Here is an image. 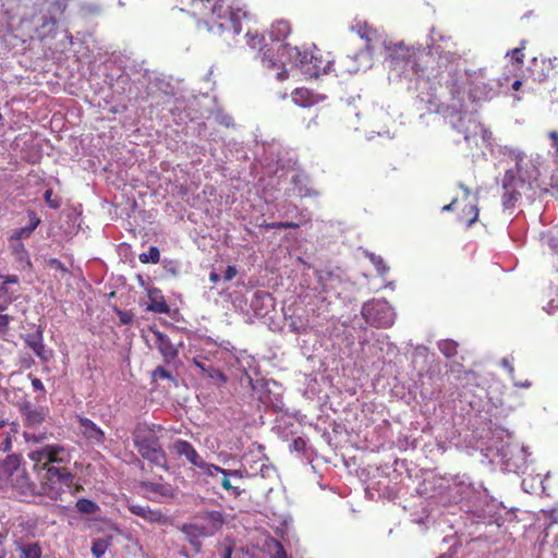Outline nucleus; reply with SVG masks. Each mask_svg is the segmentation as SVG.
<instances>
[{
	"label": "nucleus",
	"mask_w": 558,
	"mask_h": 558,
	"mask_svg": "<svg viewBox=\"0 0 558 558\" xmlns=\"http://www.w3.org/2000/svg\"><path fill=\"white\" fill-rule=\"evenodd\" d=\"M27 216L29 219V225L19 228L14 231V233L10 236V241H21L23 239H28L35 229L40 225L41 220L37 217L34 210H28Z\"/></svg>",
	"instance_id": "21"
},
{
	"label": "nucleus",
	"mask_w": 558,
	"mask_h": 558,
	"mask_svg": "<svg viewBox=\"0 0 558 558\" xmlns=\"http://www.w3.org/2000/svg\"><path fill=\"white\" fill-rule=\"evenodd\" d=\"M227 474H229L231 477H243V474L240 470H227Z\"/></svg>",
	"instance_id": "51"
},
{
	"label": "nucleus",
	"mask_w": 558,
	"mask_h": 558,
	"mask_svg": "<svg viewBox=\"0 0 558 558\" xmlns=\"http://www.w3.org/2000/svg\"><path fill=\"white\" fill-rule=\"evenodd\" d=\"M301 63L310 76L318 77L320 74H326L331 71L337 72L333 68L335 62L317 48H314L311 51H305L302 56Z\"/></svg>",
	"instance_id": "5"
},
{
	"label": "nucleus",
	"mask_w": 558,
	"mask_h": 558,
	"mask_svg": "<svg viewBox=\"0 0 558 558\" xmlns=\"http://www.w3.org/2000/svg\"><path fill=\"white\" fill-rule=\"evenodd\" d=\"M245 37L247 39V45L252 49H257L258 54L265 50V48H266V45L264 44L265 37H264V35L259 34L258 31L247 29Z\"/></svg>",
	"instance_id": "29"
},
{
	"label": "nucleus",
	"mask_w": 558,
	"mask_h": 558,
	"mask_svg": "<svg viewBox=\"0 0 558 558\" xmlns=\"http://www.w3.org/2000/svg\"><path fill=\"white\" fill-rule=\"evenodd\" d=\"M11 448V440L10 438H7L4 441V450H10Z\"/></svg>",
	"instance_id": "56"
},
{
	"label": "nucleus",
	"mask_w": 558,
	"mask_h": 558,
	"mask_svg": "<svg viewBox=\"0 0 558 558\" xmlns=\"http://www.w3.org/2000/svg\"><path fill=\"white\" fill-rule=\"evenodd\" d=\"M52 262L60 265V262L58 259H53Z\"/></svg>",
	"instance_id": "61"
},
{
	"label": "nucleus",
	"mask_w": 558,
	"mask_h": 558,
	"mask_svg": "<svg viewBox=\"0 0 558 558\" xmlns=\"http://www.w3.org/2000/svg\"><path fill=\"white\" fill-rule=\"evenodd\" d=\"M464 138H465V141H469L470 136L468 134H465Z\"/></svg>",
	"instance_id": "60"
},
{
	"label": "nucleus",
	"mask_w": 558,
	"mask_h": 558,
	"mask_svg": "<svg viewBox=\"0 0 558 558\" xmlns=\"http://www.w3.org/2000/svg\"><path fill=\"white\" fill-rule=\"evenodd\" d=\"M173 450L178 456L185 457V459L196 468L203 461V458L197 453L195 448L186 440L179 439L174 441Z\"/></svg>",
	"instance_id": "14"
},
{
	"label": "nucleus",
	"mask_w": 558,
	"mask_h": 558,
	"mask_svg": "<svg viewBox=\"0 0 558 558\" xmlns=\"http://www.w3.org/2000/svg\"><path fill=\"white\" fill-rule=\"evenodd\" d=\"M146 490L167 496L170 493V487L159 483L144 482L142 485Z\"/></svg>",
	"instance_id": "37"
},
{
	"label": "nucleus",
	"mask_w": 558,
	"mask_h": 558,
	"mask_svg": "<svg viewBox=\"0 0 558 558\" xmlns=\"http://www.w3.org/2000/svg\"><path fill=\"white\" fill-rule=\"evenodd\" d=\"M21 466V458L16 454H9L0 463V489L8 487L14 480V475L19 472Z\"/></svg>",
	"instance_id": "11"
},
{
	"label": "nucleus",
	"mask_w": 558,
	"mask_h": 558,
	"mask_svg": "<svg viewBox=\"0 0 558 558\" xmlns=\"http://www.w3.org/2000/svg\"><path fill=\"white\" fill-rule=\"evenodd\" d=\"M369 259L373 263V265L376 267L377 272L380 276H384V275L387 274L389 268L386 266V264H385V262H384L381 256H378V255H375V254H371Z\"/></svg>",
	"instance_id": "39"
},
{
	"label": "nucleus",
	"mask_w": 558,
	"mask_h": 558,
	"mask_svg": "<svg viewBox=\"0 0 558 558\" xmlns=\"http://www.w3.org/2000/svg\"><path fill=\"white\" fill-rule=\"evenodd\" d=\"M48 447L53 451L51 463H66L69 461V454L64 447L59 445H48Z\"/></svg>",
	"instance_id": "32"
},
{
	"label": "nucleus",
	"mask_w": 558,
	"mask_h": 558,
	"mask_svg": "<svg viewBox=\"0 0 558 558\" xmlns=\"http://www.w3.org/2000/svg\"><path fill=\"white\" fill-rule=\"evenodd\" d=\"M558 66V58H542L538 60L537 58L533 59L532 65L530 68V73L533 81L542 83L547 81L549 77L554 76L556 72V68Z\"/></svg>",
	"instance_id": "8"
},
{
	"label": "nucleus",
	"mask_w": 558,
	"mask_h": 558,
	"mask_svg": "<svg viewBox=\"0 0 558 558\" xmlns=\"http://www.w3.org/2000/svg\"><path fill=\"white\" fill-rule=\"evenodd\" d=\"M438 558H453V557L449 554H442Z\"/></svg>",
	"instance_id": "57"
},
{
	"label": "nucleus",
	"mask_w": 558,
	"mask_h": 558,
	"mask_svg": "<svg viewBox=\"0 0 558 558\" xmlns=\"http://www.w3.org/2000/svg\"><path fill=\"white\" fill-rule=\"evenodd\" d=\"M77 421L81 432L86 439L97 444L105 440V433L90 418L78 415Z\"/></svg>",
	"instance_id": "13"
},
{
	"label": "nucleus",
	"mask_w": 558,
	"mask_h": 558,
	"mask_svg": "<svg viewBox=\"0 0 558 558\" xmlns=\"http://www.w3.org/2000/svg\"><path fill=\"white\" fill-rule=\"evenodd\" d=\"M70 0H58L59 3L66 4Z\"/></svg>",
	"instance_id": "59"
},
{
	"label": "nucleus",
	"mask_w": 558,
	"mask_h": 558,
	"mask_svg": "<svg viewBox=\"0 0 558 558\" xmlns=\"http://www.w3.org/2000/svg\"><path fill=\"white\" fill-rule=\"evenodd\" d=\"M32 386L37 391H44L45 387L39 378H33L32 379Z\"/></svg>",
	"instance_id": "49"
},
{
	"label": "nucleus",
	"mask_w": 558,
	"mask_h": 558,
	"mask_svg": "<svg viewBox=\"0 0 558 558\" xmlns=\"http://www.w3.org/2000/svg\"><path fill=\"white\" fill-rule=\"evenodd\" d=\"M25 438H26L27 440H29V439H31L27 433H25Z\"/></svg>",
	"instance_id": "63"
},
{
	"label": "nucleus",
	"mask_w": 558,
	"mask_h": 558,
	"mask_svg": "<svg viewBox=\"0 0 558 558\" xmlns=\"http://www.w3.org/2000/svg\"><path fill=\"white\" fill-rule=\"evenodd\" d=\"M291 26L289 22L283 20H278L274 22L269 28V37L272 41H283L290 34Z\"/></svg>",
	"instance_id": "24"
},
{
	"label": "nucleus",
	"mask_w": 558,
	"mask_h": 558,
	"mask_svg": "<svg viewBox=\"0 0 558 558\" xmlns=\"http://www.w3.org/2000/svg\"><path fill=\"white\" fill-rule=\"evenodd\" d=\"M389 58L395 66L404 63L410 65L414 73L418 72L417 57L422 51L415 47L405 46L403 43L393 44L388 47Z\"/></svg>",
	"instance_id": "7"
},
{
	"label": "nucleus",
	"mask_w": 558,
	"mask_h": 558,
	"mask_svg": "<svg viewBox=\"0 0 558 558\" xmlns=\"http://www.w3.org/2000/svg\"><path fill=\"white\" fill-rule=\"evenodd\" d=\"M219 279H220V277H219V275H218V274H216V272H214V271H213V272H210V275H209V280H210L211 282L216 283V282H218V281H219Z\"/></svg>",
	"instance_id": "54"
},
{
	"label": "nucleus",
	"mask_w": 558,
	"mask_h": 558,
	"mask_svg": "<svg viewBox=\"0 0 558 558\" xmlns=\"http://www.w3.org/2000/svg\"><path fill=\"white\" fill-rule=\"evenodd\" d=\"M193 364L201 371V373L208 378L219 380L221 383L227 381V376L219 369L211 365H206L204 362L194 359Z\"/></svg>",
	"instance_id": "26"
},
{
	"label": "nucleus",
	"mask_w": 558,
	"mask_h": 558,
	"mask_svg": "<svg viewBox=\"0 0 558 558\" xmlns=\"http://www.w3.org/2000/svg\"><path fill=\"white\" fill-rule=\"evenodd\" d=\"M12 316L7 314H0V337L4 336L8 332Z\"/></svg>",
	"instance_id": "43"
},
{
	"label": "nucleus",
	"mask_w": 558,
	"mask_h": 558,
	"mask_svg": "<svg viewBox=\"0 0 558 558\" xmlns=\"http://www.w3.org/2000/svg\"><path fill=\"white\" fill-rule=\"evenodd\" d=\"M76 509L81 513L93 514L98 511L99 507L89 499L81 498L76 501Z\"/></svg>",
	"instance_id": "33"
},
{
	"label": "nucleus",
	"mask_w": 558,
	"mask_h": 558,
	"mask_svg": "<svg viewBox=\"0 0 558 558\" xmlns=\"http://www.w3.org/2000/svg\"><path fill=\"white\" fill-rule=\"evenodd\" d=\"M263 299H271L270 294L269 293H266V292H257L255 294V300L258 301V300H263Z\"/></svg>",
	"instance_id": "52"
},
{
	"label": "nucleus",
	"mask_w": 558,
	"mask_h": 558,
	"mask_svg": "<svg viewBox=\"0 0 558 558\" xmlns=\"http://www.w3.org/2000/svg\"><path fill=\"white\" fill-rule=\"evenodd\" d=\"M39 486L37 496L48 497L58 500L61 495L73 485L74 475L64 466H49L45 472L38 474Z\"/></svg>",
	"instance_id": "3"
},
{
	"label": "nucleus",
	"mask_w": 558,
	"mask_h": 558,
	"mask_svg": "<svg viewBox=\"0 0 558 558\" xmlns=\"http://www.w3.org/2000/svg\"><path fill=\"white\" fill-rule=\"evenodd\" d=\"M182 531L186 534L191 544L196 547L197 551L201 548V542L198 538L214 535L203 520L196 523L184 524Z\"/></svg>",
	"instance_id": "12"
},
{
	"label": "nucleus",
	"mask_w": 558,
	"mask_h": 558,
	"mask_svg": "<svg viewBox=\"0 0 558 558\" xmlns=\"http://www.w3.org/2000/svg\"><path fill=\"white\" fill-rule=\"evenodd\" d=\"M11 248L12 254L20 260H23L28 256L27 250L25 248L24 244L21 243L20 241H15V243L11 245Z\"/></svg>",
	"instance_id": "41"
},
{
	"label": "nucleus",
	"mask_w": 558,
	"mask_h": 558,
	"mask_svg": "<svg viewBox=\"0 0 558 558\" xmlns=\"http://www.w3.org/2000/svg\"><path fill=\"white\" fill-rule=\"evenodd\" d=\"M459 207H460V201L458 198H454V199H452V202L450 204L445 205L442 207V210L444 211L457 210Z\"/></svg>",
	"instance_id": "48"
},
{
	"label": "nucleus",
	"mask_w": 558,
	"mask_h": 558,
	"mask_svg": "<svg viewBox=\"0 0 558 558\" xmlns=\"http://www.w3.org/2000/svg\"><path fill=\"white\" fill-rule=\"evenodd\" d=\"M522 83L520 81H515L513 84H512V88L514 90H518L520 87H521Z\"/></svg>",
	"instance_id": "55"
},
{
	"label": "nucleus",
	"mask_w": 558,
	"mask_h": 558,
	"mask_svg": "<svg viewBox=\"0 0 558 558\" xmlns=\"http://www.w3.org/2000/svg\"><path fill=\"white\" fill-rule=\"evenodd\" d=\"M236 274H238V270H236L235 266L229 265L225 271L223 278L226 281H230L236 276Z\"/></svg>",
	"instance_id": "47"
},
{
	"label": "nucleus",
	"mask_w": 558,
	"mask_h": 558,
	"mask_svg": "<svg viewBox=\"0 0 558 558\" xmlns=\"http://www.w3.org/2000/svg\"><path fill=\"white\" fill-rule=\"evenodd\" d=\"M524 45H525V40H522L521 41V47L514 48L510 52L511 59L513 61H515L517 63H522L523 62V59H524V53H523Z\"/></svg>",
	"instance_id": "42"
},
{
	"label": "nucleus",
	"mask_w": 558,
	"mask_h": 558,
	"mask_svg": "<svg viewBox=\"0 0 558 558\" xmlns=\"http://www.w3.org/2000/svg\"><path fill=\"white\" fill-rule=\"evenodd\" d=\"M439 351L447 357H453L458 354V343L453 340L446 339L438 343Z\"/></svg>",
	"instance_id": "31"
},
{
	"label": "nucleus",
	"mask_w": 558,
	"mask_h": 558,
	"mask_svg": "<svg viewBox=\"0 0 558 558\" xmlns=\"http://www.w3.org/2000/svg\"><path fill=\"white\" fill-rule=\"evenodd\" d=\"M230 475L227 474V469H225V474H221L218 478V483H220V485L222 486L223 489L228 490V492H232V494L235 496V497H239L241 494H242V490L236 487V486H233L230 482Z\"/></svg>",
	"instance_id": "36"
},
{
	"label": "nucleus",
	"mask_w": 558,
	"mask_h": 558,
	"mask_svg": "<svg viewBox=\"0 0 558 558\" xmlns=\"http://www.w3.org/2000/svg\"><path fill=\"white\" fill-rule=\"evenodd\" d=\"M156 338V347L166 361L175 359L179 350L171 343L169 337L161 331H154Z\"/></svg>",
	"instance_id": "17"
},
{
	"label": "nucleus",
	"mask_w": 558,
	"mask_h": 558,
	"mask_svg": "<svg viewBox=\"0 0 558 558\" xmlns=\"http://www.w3.org/2000/svg\"><path fill=\"white\" fill-rule=\"evenodd\" d=\"M117 314L119 316V320L122 325H129L133 322L134 319V315L132 312H129V311H121V310H118L117 311Z\"/></svg>",
	"instance_id": "45"
},
{
	"label": "nucleus",
	"mask_w": 558,
	"mask_h": 558,
	"mask_svg": "<svg viewBox=\"0 0 558 558\" xmlns=\"http://www.w3.org/2000/svg\"><path fill=\"white\" fill-rule=\"evenodd\" d=\"M2 311H4V306H2V305L0 304V313H1Z\"/></svg>",
	"instance_id": "62"
},
{
	"label": "nucleus",
	"mask_w": 558,
	"mask_h": 558,
	"mask_svg": "<svg viewBox=\"0 0 558 558\" xmlns=\"http://www.w3.org/2000/svg\"><path fill=\"white\" fill-rule=\"evenodd\" d=\"M0 278L3 279L2 286L0 288H3L4 284H17L20 281L16 275H7L1 276Z\"/></svg>",
	"instance_id": "46"
},
{
	"label": "nucleus",
	"mask_w": 558,
	"mask_h": 558,
	"mask_svg": "<svg viewBox=\"0 0 558 558\" xmlns=\"http://www.w3.org/2000/svg\"><path fill=\"white\" fill-rule=\"evenodd\" d=\"M149 303L147 310L157 314H168L170 308L159 289L151 288L147 292Z\"/></svg>",
	"instance_id": "19"
},
{
	"label": "nucleus",
	"mask_w": 558,
	"mask_h": 558,
	"mask_svg": "<svg viewBox=\"0 0 558 558\" xmlns=\"http://www.w3.org/2000/svg\"><path fill=\"white\" fill-rule=\"evenodd\" d=\"M138 259L143 264H157L160 260V252L157 246H150L147 253H142Z\"/></svg>",
	"instance_id": "35"
},
{
	"label": "nucleus",
	"mask_w": 558,
	"mask_h": 558,
	"mask_svg": "<svg viewBox=\"0 0 558 558\" xmlns=\"http://www.w3.org/2000/svg\"><path fill=\"white\" fill-rule=\"evenodd\" d=\"M9 485L16 488L23 495L36 496L38 492V486L29 481V477L25 472L16 474V478H14Z\"/></svg>",
	"instance_id": "23"
},
{
	"label": "nucleus",
	"mask_w": 558,
	"mask_h": 558,
	"mask_svg": "<svg viewBox=\"0 0 558 558\" xmlns=\"http://www.w3.org/2000/svg\"><path fill=\"white\" fill-rule=\"evenodd\" d=\"M260 227L265 229H296L300 227V223L292 221L264 222Z\"/></svg>",
	"instance_id": "38"
},
{
	"label": "nucleus",
	"mask_w": 558,
	"mask_h": 558,
	"mask_svg": "<svg viewBox=\"0 0 558 558\" xmlns=\"http://www.w3.org/2000/svg\"><path fill=\"white\" fill-rule=\"evenodd\" d=\"M266 546L270 553V558H288L283 545L278 539L270 537L266 542Z\"/></svg>",
	"instance_id": "30"
},
{
	"label": "nucleus",
	"mask_w": 558,
	"mask_h": 558,
	"mask_svg": "<svg viewBox=\"0 0 558 558\" xmlns=\"http://www.w3.org/2000/svg\"><path fill=\"white\" fill-rule=\"evenodd\" d=\"M269 51V49H265L259 53L264 69L268 71H276V77L278 81L286 80L288 77V73L283 63L270 54Z\"/></svg>",
	"instance_id": "15"
},
{
	"label": "nucleus",
	"mask_w": 558,
	"mask_h": 558,
	"mask_svg": "<svg viewBox=\"0 0 558 558\" xmlns=\"http://www.w3.org/2000/svg\"><path fill=\"white\" fill-rule=\"evenodd\" d=\"M193 13L210 17L211 26L209 31L217 27L219 31L232 32L239 35L242 31L241 21L247 13L235 7L231 0H192Z\"/></svg>",
	"instance_id": "1"
},
{
	"label": "nucleus",
	"mask_w": 558,
	"mask_h": 558,
	"mask_svg": "<svg viewBox=\"0 0 558 558\" xmlns=\"http://www.w3.org/2000/svg\"><path fill=\"white\" fill-rule=\"evenodd\" d=\"M232 548L230 546H227L222 551V558H231L232 557Z\"/></svg>",
	"instance_id": "53"
},
{
	"label": "nucleus",
	"mask_w": 558,
	"mask_h": 558,
	"mask_svg": "<svg viewBox=\"0 0 558 558\" xmlns=\"http://www.w3.org/2000/svg\"><path fill=\"white\" fill-rule=\"evenodd\" d=\"M21 414L24 418V424L28 427L39 426L48 414V409L44 407H37L31 402H25L20 408Z\"/></svg>",
	"instance_id": "10"
},
{
	"label": "nucleus",
	"mask_w": 558,
	"mask_h": 558,
	"mask_svg": "<svg viewBox=\"0 0 558 558\" xmlns=\"http://www.w3.org/2000/svg\"><path fill=\"white\" fill-rule=\"evenodd\" d=\"M549 137L553 140V146L558 151V133L556 131L549 132Z\"/></svg>",
	"instance_id": "50"
},
{
	"label": "nucleus",
	"mask_w": 558,
	"mask_h": 558,
	"mask_svg": "<svg viewBox=\"0 0 558 558\" xmlns=\"http://www.w3.org/2000/svg\"><path fill=\"white\" fill-rule=\"evenodd\" d=\"M201 520L206 523L213 534L219 531L225 523L223 514L220 511H208L201 517Z\"/></svg>",
	"instance_id": "27"
},
{
	"label": "nucleus",
	"mask_w": 558,
	"mask_h": 558,
	"mask_svg": "<svg viewBox=\"0 0 558 558\" xmlns=\"http://www.w3.org/2000/svg\"><path fill=\"white\" fill-rule=\"evenodd\" d=\"M3 119L2 114L0 113V121Z\"/></svg>",
	"instance_id": "64"
},
{
	"label": "nucleus",
	"mask_w": 558,
	"mask_h": 558,
	"mask_svg": "<svg viewBox=\"0 0 558 558\" xmlns=\"http://www.w3.org/2000/svg\"><path fill=\"white\" fill-rule=\"evenodd\" d=\"M51 454H53V451L49 449L48 445L29 453V459L34 462V469L38 474L45 472L50 466Z\"/></svg>",
	"instance_id": "18"
},
{
	"label": "nucleus",
	"mask_w": 558,
	"mask_h": 558,
	"mask_svg": "<svg viewBox=\"0 0 558 558\" xmlns=\"http://www.w3.org/2000/svg\"><path fill=\"white\" fill-rule=\"evenodd\" d=\"M128 508L131 513L143 518L147 522H160L162 520V513L158 510H153L148 506L130 502Z\"/></svg>",
	"instance_id": "20"
},
{
	"label": "nucleus",
	"mask_w": 558,
	"mask_h": 558,
	"mask_svg": "<svg viewBox=\"0 0 558 558\" xmlns=\"http://www.w3.org/2000/svg\"><path fill=\"white\" fill-rule=\"evenodd\" d=\"M151 377L155 381L159 380V379H170V380H174V377L172 376V374L167 371L163 366H157L153 373H151Z\"/></svg>",
	"instance_id": "40"
},
{
	"label": "nucleus",
	"mask_w": 558,
	"mask_h": 558,
	"mask_svg": "<svg viewBox=\"0 0 558 558\" xmlns=\"http://www.w3.org/2000/svg\"><path fill=\"white\" fill-rule=\"evenodd\" d=\"M17 551L20 558H41L43 549L39 543L28 542L21 543L17 545Z\"/></svg>",
	"instance_id": "25"
},
{
	"label": "nucleus",
	"mask_w": 558,
	"mask_h": 558,
	"mask_svg": "<svg viewBox=\"0 0 558 558\" xmlns=\"http://www.w3.org/2000/svg\"><path fill=\"white\" fill-rule=\"evenodd\" d=\"M362 315L368 324L379 328L390 327L395 322V313L388 302L384 300L365 303L362 307Z\"/></svg>",
	"instance_id": "4"
},
{
	"label": "nucleus",
	"mask_w": 558,
	"mask_h": 558,
	"mask_svg": "<svg viewBox=\"0 0 558 558\" xmlns=\"http://www.w3.org/2000/svg\"><path fill=\"white\" fill-rule=\"evenodd\" d=\"M197 468L199 469V474L205 478H211L213 483H218L219 476L225 474V469L213 463H207L204 460Z\"/></svg>",
	"instance_id": "28"
},
{
	"label": "nucleus",
	"mask_w": 558,
	"mask_h": 558,
	"mask_svg": "<svg viewBox=\"0 0 558 558\" xmlns=\"http://www.w3.org/2000/svg\"><path fill=\"white\" fill-rule=\"evenodd\" d=\"M52 195H53L52 189H48L44 193V198H45L46 203L49 205V207L57 209L60 207V202L58 199H53Z\"/></svg>",
	"instance_id": "44"
},
{
	"label": "nucleus",
	"mask_w": 558,
	"mask_h": 558,
	"mask_svg": "<svg viewBox=\"0 0 558 558\" xmlns=\"http://www.w3.org/2000/svg\"><path fill=\"white\" fill-rule=\"evenodd\" d=\"M23 339L26 345L33 350L36 356H38L41 361L47 362L49 360V355L45 350L44 336L40 329H38L36 332L26 335Z\"/></svg>",
	"instance_id": "16"
},
{
	"label": "nucleus",
	"mask_w": 558,
	"mask_h": 558,
	"mask_svg": "<svg viewBox=\"0 0 558 558\" xmlns=\"http://www.w3.org/2000/svg\"><path fill=\"white\" fill-rule=\"evenodd\" d=\"M459 187L463 191V197L460 201L458 210V220L464 223L466 228L472 227L478 219L477 198L471 197V191L463 183H459Z\"/></svg>",
	"instance_id": "6"
},
{
	"label": "nucleus",
	"mask_w": 558,
	"mask_h": 558,
	"mask_svg": "<svg viewBox=\"0 0 558 558\" xmlns=\"http://www.w3.org/2000/svg\"><path fill=\"white\" fill-rule=\"evenodd\" d=\"M162 430L161 425L138 423L132 433V440L143 459L165 468L167 463L166 452L158 436V433Z\"/></svg>",
	"instance_id": "2"
},
{
	"label": "nucleus",
	"mask_w": 558,
	"mask_h": 558,
	"mask_svg": "<svg viewBox=\"0 0 558 558\" xmlns=\"http://www.w3.org/2000/svg\"><path fill=\"white\" fill-rule=\"evenodd\" d=\"M314 123L315 125H317V122L315 119L311 120L307 124V128H311V124Z\"/></svg>",
	"instance_id": "58"
},
{
	"label": "nucleus",
	"mask_w": 558,
	"mask_h": 558,
	"mask_svg": "<svg viewBox=\"0 0 558 558\" xmlns=\"http://www.w3.org/2000/svg\"><path fill=\"white\" fill-rule=\"evenodd\" d=\"M524 185L523 180H518L512 171H507L504 179L502 205L505 208H512L519 201L521 194L519 187Z\"/></svg>",
	"instance_id": "9"
},
{
	"label": "nucleus",
	"mask_w": 558,
	"mask_h": 558,
	"mask_svg": "<svg viewBox=\"0 0 558 558\" xmlns=\"http://www.w3.org/2000/svg\"><path fill=\"white\" fill-rule=\"evenodd\" d=\"M292 100L294 104L301 107H311L316 105L323 98L307 88H295L292 94Z\"/></svg>",
	"instance_id": "22"
},
{
	"label": "nucleus",
	"mask_w": 558,
	"mask_h": 558,
	"mask_svg": "<svg viewBox=\"0 0 558 558\" xmlns=\"http://www.w3.org/2000/svg\"><path fill=\"white\" fill-rule=\"evenodd\" d=\"M110 546L109 538H97L94 539L92 545V553L96 558H100L105 555L108 547Z\"/></svg>",
	"instance_id": "34"
}]
</instances>
